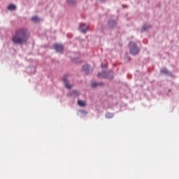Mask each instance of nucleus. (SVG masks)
I'll return each mask as SVG.
<instances>
[{
	"label": "nucleus",
	"mask_w": 179,
	"mask_h": 179,
	"mask_svg": "<svg viewBox=\"0 0 179 179\" xmlns=\"http://www.w3.org/2000/svg\"><path fill=\"white\" fill-rule=\"evenodd\" d=\"M68 5H76V0H67Z\"/></svg>",
	"instance_id": "10"
},
{
	"label": "nucleus",
	"mask_w": 179,
	"mask_h": 179,
	"mask_svg": "<svg viewBox=\"0 0 179 179\" xmlns=\"http://www.w3.org/2000/svg\"><path fill=\"white\" fill-rule=\"evenodd\" d=\"M80 30L82 33L85 34L86 31H87V29H89V25L86 24H81L80 25Z\"/></svg>",
	"instance_id": "4"
},
{
	"label": "nucleus",
	"mask_w": 179,
	"mask_h": 179,
	"mask_svg": "<svg viewBox=\"0 0 179 179\" xmlns=\"http://www.w3.org/2000/svg\"><path fill=\"white\" fill-rule=\"evenodd\" d=\"M68 78H69V74H65L63 77V82L64 83L66 89H72V85L68 82Z\"/></svg>",
	"instance_id": "3"
},
{
	"label": "nucleus",
	"mask_w": 179,
	"mask_h": 179,
	"mask_svg": "<svg viewBox=\"0 0 179 179\" xmlns=\"http://www.w3.org/2000/svg\"><path fill=\"white\" fill-rule=\"evenodd\" d=\"M101 85H103V83L99 84L97 83H91V86L92 87H96V86H101Z\"/></svg>",
	"instance_id": "11"
},
{
	"label": "nucleus",
	"mask_w": 179,
	"mask_h": 179,
	"mask_svg": "<svg viewBox=\"0 0 179 179\" xmlns=\"http://www.w3.org/2000/svg\"><path fill=\"white\" fill-rule=\"evenodd\" d=\"M161 73H164V74H165V75H167V73H169V71H167V69H162V70H161Z\"/></svg>",
	"instance_id": "13"
},
{
	"label": "nucleus",
	"mask_w": 179,
	"mask_h": 179,
	"mask_svg": "<svg viewBox=\"0 0 179 179\" xmlns=\"http://www.w3.org/2000/svg\"><path fill=\"white\" fill-rule=\"evenodd\" d=\"M149 27H150V26H143V30L145 31H146L147 29H148Z\"/></svg>",
	"instance_id": "16"
},
{
	"label": "nucleus",
	"mask_w": 179,
	"mask_h": 179,
	"mask_svg": "<svg viewBox=\"0 0 179 179\" xmlns=\"http://www.w3.org/2000/svg\"><path fill=\"white\" fill-rule=\"evenodd\" d=\"M54 49L57 52H61V51H64V45L61 44H55Z\"/></svg>",
	"instance_id": "5"
},
{
	"label": "nucleus",
	"mask_w": 179,
	"mask_h": 179,
	"mask_svg": "<svg viewBox=\"0 0 179 179\" xmlns=\"http://www.w3.org/2000/svg\"><path fill=\"white\" fill-rule=\"evenodd\" d=\"M31 20H32V22H34L35 23L40 22V19L37 16L32 17Z\"/></svg>",
	"instance_id": "9"
},
{
	"label": "nucleus",
	"mask_w": 179,
	"mask_h": 179,
	"mask_svg": "<svg viewBox=\"0 0 179 179\" xmlns=\"http://www.w3.org/2000/svg\"><path fill=\"white\" fill-rule=\"evenodd\" d=\"M8 10H16V6H15V4H10L8 6Z\"/></svg>",
	"instance_id": "8"
},
{
	"label": "nucleus",
	"mask_w": 179,
	"mask_h": 179,
	"mask_svg": "<svg viewBox=\"0 0 179 179\" xmlns=\"http://www.w3.org/2000/svg\"><path fill=\"white\" fill-rule=\"evenodd\" d=\"M78 106H80V107H85L86 101H82V100H78Z\"/></svg>",
	"instance_id": "7"
},
{
	"label": "nucleus",
	"mask_w": 179,
	"mask_h": 179,
	"mask_svg": "<svg viewBox=\"0 0 179 179\" xmlns=\"http://www.w3.org/2000/svg\"><path fill=\"white\" fill-rule=\"evenodd\" d=\"M83 69L84 72H85L86 74L89 73V69H90V66L89 65H85L83 67Z\"/></svg>",
	"instance_id": "6"
},
{
	"label": "nucleus",
	"mask_w": 179,
	"mask_h": 179,
	"mask_svg": "<svg viewBox=\"0 0 179 179\" xmlns=\"http://www.w3.org/2000/svg\"><path fill=\"white\" fill-rule=\"evenodd\" d=\"M72 94H73V96H79L80 93L79 92V91L74 90L73 91Z\"/></svg>",
	"instance_id": "15"
},
{
	"label": "nucleus",
	"mask_w": 179,
	"mask_h": 179,
	"mask_svg": "<svg viewBox=\"0 0 179 179\" xmlns=\"http://www.w3.org/2000/svg\"><path fill=\"white\" fill-rule=\"evenodd\" d=\"M113 117H114L113 113H106V118H113Z\"/></svg>",
	"instance_id": "12"
},
{
	"label": "nucleus",
	"mask_w": 179,
	"mask_h": 179,
	"mask_svg": "<svg viewBox=\"0 0 179 179\" xmlns=\"http://www.w3.org/2000/svg\"><path fill=\"white\" fill-rule=\"evenodd\" d=\"M30 37V34L26 28H20L15 31V35L12 37V41L14 44H26Z\"/></svg>",
	"instance_id": "1"
},
{
	"label": "nucleus",
	"mask_w": 179,
	"mask_h": 179,
	"mask_svg": "<svg viewBox=\"0 0 179 179\" xmlns=\"http://www.w3.org/2000/svg\"><path fill=\"white\" fill-rule=\"evenodd\" d=\"M129 47L130 48V52L132 54V55H138V54H139V48H138V46H136V43L130 42Z\"/></svg>",
	"instance_id": "2"
},
{
	"label": "nucleus",
	"mask_w": 179,
	"mask_h": 179,
	"mask_svg": "<svg viewBox=\"0 0 179 179\" xmlns=\"http://www.w3.org/2000/svg\"><path fill=\"white\" fill-rule=\"evenodd\" d=\"M104 67V66L103 65V64H101V68H103Z\"/></svg>",
	"instance_id": "18"
},
{
	"label": "nucleus",
	"mask_w": 179,
	"mask_h": 179,
	"mask_svg": "<svg viewBox=\"0 0 179 179\" xmlns=\"http://www.w3.org/2000/svg\"><path fill=\"white\" fill-rule=\"evenodd\" d=\"M104 75H106V72L103 71L98 74V78H104Z\"/></svg>",
	"instance_id": "14"
},
{
	"label": "nucleus",
	"mask_w": 179,
	"mask_h": 179,
	"mask_svg": "<svg viewBox=\"0 0 179 179\" xmlns=\"http://www.w3.org/2000/svg\"><path fill=\"white\" fill-rule=\"evenodd\" d=\"M82 114H83L84 115H86L87 114V112L86 110H81L80 111Z\"/></svg>",
	"instance_id": "17"
}]
</instances>
